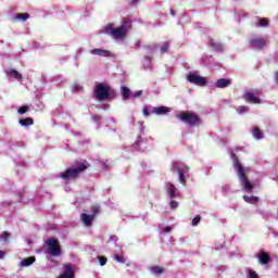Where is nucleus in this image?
Segmentation results:
<instances>
[{
    "label": "nucleus",
    "instance_id": "44",
    "mask_svg": "<svg viewBox=\"0 0 278 278\" xmlns=\"http://www.w3.org/2000/svg\"><path fill=\"white\" fill-rule=\"evenodd\" d=\"M5 257V252L0 250V260H3Z\"/></svg>",
    "mask_w": 278,
    "mask_h": 278
},
{
    "label": "nucleus",
    "instance_id": "41",
    "mask_svg": "<svg viewBox=\"0 0 278 278\" xmlns=\"http://www.w3.org/2000/svg\"><path fill=\"white\" fill-rule=\"evenodd\" d=\"M100 266H105V264H108V257L105 256H100Z\"/></svg>",
    "mask_w": 278,
    "mask_h": 278
},
{
    "label": "nucleus",
    "instance_id": "19",
    "mask_svg": "<svg viewBox=\"0 0 278 278\" xmlns=\"http://www.w3.org/2000/svg\"><path fill=\"white\" fill-rule=\"evenodd\" d=\"M135 148L139 151H144L147 149V142H144V139L140 137L137 142L135 143Z\"/></svg>",
    "mask_w": 278,
    "mask_h": 278
},
{
    "label": "nucleus",
    "instance_id": "18",
    "mask_svg": "<svg viewBox=\"0 0 278 278\" xmlns=\"http://www.w3.org/2000/svg\"><path fill=\"white\" fill-rule=\"evenodd\" d=\"M258 262L260 264H268L270 262V255L266 252H261L258 254Z\"/></svg>",
    "mask_w": 278,
    "mask_h": 278
},
{
    "label": "nucleus",
    "instance_id": "5",
    "mask_svg": "<svg viewBox=\"0 0 278 278\" xmlns=\"http://www.w3.org/2000/svg\"><path fill=\"white\" fill-rule=\"evenodd\" d=\"M110 86L105 84H98L94 87L93 94L98 101H106V99H110Z\"/></svg>",
    "mask_w": 278,
    "mask_h": 278
},
{
    "label": "nucleus",
    "instance_id": "33",
    "mask_svg": "<svg viewBox=\"0 0 278 278\" xmlns=\"http://www.w3.org/2000/svg\"><path fill=\"white\" fill-rule=\"evenodd\" d=\"M237 112L239 114H244L245 112H249V106L241 105L237 109Z\"/></svg>",
    "mask_w": 278,
    "mask_h": 278
},
{
    "label": "nucleus",
    "instance_id": "48",
    "mask_svg": "<svg viewBox=\"0 0 278 278\" xmlns=\"http://www.w3.org/2000/svg\"><path fill=\"white\" fill-rule=\"evenodd\" d=\"M139 0H130V3H138Z\"/></svg>",
    "mask_w": 278,
    "mask_h": 278
},
{
    "label": "nucleus",
    "instance_id": "22",
    "mask_svg": "<svg viewBox=\"0 0 278 278\" xmlns=\"http://www.w3.org/2000/svg\"><path fill=\"white\" fill-rule=\"evenodd\" d=\"M20 125H22V127H29V125H34V118L26 117L24 119H20Z\"/></svg>",
    "mask_w": 278,
    "mask_h": 278
},
{
    "label": "nucleus",
    "instance_id": "13",
    "mask_svg": "<svg viewBox=\"0 0 278 278\" xmlns=\"http://www.w3.org/2000/svg\"><path fill=\"white\" fill-rule=\"evenodd\" d=\"M166 190L168 193L169 199H175V197L179 195V192L177 191V188L175 187V185L168 182L166 185Z\"/></svg>",
    "mask_w": 278,
    "mask_h": 278
},
{
    "label": "nucleus",
    "instance_id": "7",
    "mask_svg": "<svg viewBox=\"0 0 278 278\" xmlns=\"http://www.w3.org/2000/svg\"><path fill=\"white\" fill-rule=\"evenodd\" d=\"M104 31L108 36H111L114 40H122L127 36L121 27L114 28V24L112 23L105 26Z\"/></svg>",
    "mask_w": 278,
    "mask_h": 278
},
{
    "label": "nucleus",
    "instance_id": "34",
    "mask_svg": "<svg viewBox=\"0 0 278 278\" xmlns=\"http://www.w3.org/2000/svg\"><path fill=\"white\" fill-rule=\"evenodd\" d=\"M1 240H2L3 242H10V235H9L8 231H4V232L2 233Z\"/></svg>",
    "mask_w": 278,
    "mask_h": 278
},
{
    "label": "nucleus",
    "instance_id": "12",
    "mask_svg": "<svg viewBox=\"0 0 278 278\" xmlns=\"http://www.w3.org/2000/svg\"><path fill=\"white\" fill-rule=\"evenodd\" d=\"M231 81V78H219L215 83V88H229Z\"/></svg>",
    "mask_w": 278,
    "mask_h": 278
},
{
    "label": "nucleus",
    "instance_id": "24",
    "mask_svg": "<svg viewBox=\"0 0 278 278\" xmlns=\"http://www.w3.org/2000/svg\"><path fill=\"white\" fill-rule=\"evenodd\" d=\"M252 134L256 140H262V138H264V132L260 128H254Z\"/></svg>",
    "mask_w": 278,
    "mask_h": 278
},
{
    "label": "nucleus",
    "instance_id": "43",
    "mask_svg": "<svg viewBox=\"0 0 278 278\" xmlns=\"http://www.w3.org/2000/svg\"><path fill=\"white\" fill-rule=\"evenodd\" d=\"M92 121L99 122V121H101V116H99V115H93V116H92Z\"/></svg>",
    "mask_w": 278,
    "mask_h": 278
},
{
    "label": "nucleus",
    "instance_id": "10",
    "mask_svg": "<svg viewBox=\"0 0 278 278\" xmlns=\"http://www.w3.org/2000/svg\"><path fill=\"white\" fill-rule=\"evenodd\" d=\"M266 45H267V40L264 37L250 39V47H252L253 49H264Z\"/></svg>",
    "mask_w": 278,
    "mask_h": 278
},
{
    "label": "nucleus",
    "instance_id": "30",
    "mask_svg": "<svg viewBox=\"0 0 278 278\" xmlns=\"http://www.w3.org/2000/svg\"><path fill=\"white\" fill-rule=\"evenodd\" d=\"M29 18V13H20L15 15L16 21H27Z\"/></svg>",
    "mask_w": 278,
    "mask_h": 278
},
{
    "label": "nucleus",
    "instance_id": "1",
    "mask_svg": "<svg viewBox=\"0 0 278 278\" xmlns=\"http://www.w3.org/2000/svg\"><path fill=\"white\" fill-rule=\"evenodd\" d=\"M230 157L231 160H233V167L237 170V175L239 177L241 186H243L247 192H253V185H251V181H249V178H247V173H249V168L242 166V164L238 160V156H236V153L231 152Z\"/></svg>",
    "mask_w": 278,
    "mask_h": 278
},
{
    "label": "nucleus",
    "instance_id": "23",
    "mask_svg": "<svg viewBox=\"0 0 278 278\" xmlns=\"http://www.w3.org/2000/svg\"><path fill=\"white\" fill-rule=\"evenodd\" d=\"M243 200L245 201V203H251L252 205L257 203V201H260V198L255 197V195H243Z\"/></svg>",
    "mask_w": 278,
    "mask_h": 278
},
{
    "label": "nucleus",
    "instance_id": "21",
    "mask_svg": "<svg viewBox=\"0 0 278 278\" xmlns=\"http://www.w3.org/2000/svg\"><path fill=\"white\" fill-rule=\"evenodd\" d=\"M154 114H167V112H170V110L167 106H159L153 109Z\"/></svg>",
    "mask_w": 278,
    "mask_h": 278
},
{
    "label": "nucleus",
    "instance_id": "16",
    "mask_svg": "<svg viewBox=\"0 0 278 278\" xmlns=\"http://www.w3.org/2000/svg\"><path fill=\"white\" fill-rule=\"evenodd\" d=\"M119 27L122 28L124 34L127 36V31H131V20L123 18Z\"/></svg>",
    "mask_w": 278,
    "mask_h": 278
},
{
    "label": "nucleus",
    "instance_id": "39",
    "mask_svg": "<svg viewBox=\"0 0 278 278\" xmlns=\"http://www.w3.org/2000/svg\"><path fill=\"white\" fill-rule=\"evenodd\" d=\"M172 210H177V207H179V203H177V201L172 200L169 203Z\"/></svg>",
    "mask_w": 278,
    "mask_h": 278
},
{
    "label": "nucleus",
    "instance_id": "46",
    "mask_svg": "<svg viewBox=\"0 0 278 278\" xmlns=\"http://www.w3.org/2000/svg\"><path fill=\"white\" fill-rule=\"evenodd\" d=\"M276 84H278V72L275 74Z\"/></svg>",
    "mask_w": 278,
    "mask_h": 278
},
{
    "label": "nucleus",
    "instance_id": "2",
    "mask_svg": "<svg viewBox=\"0 0 278 278\" xmlns=\"http://www.w3.org/2000/svg\"><path fill=\"white\" fill-rule=\"evenodd\" d=\"M75 164V167L67 168L65 172L60 174L61 179H64V181L77 179V177H79V175L90 166L86 161H76Z\"/></svg>",
    "mask_w": 278,
    "mask_h": 278
},
{
    "label": "nucleus",
    "instance_id": "25",
    "mask_svg": "<svg viewBox=\"0 0 278 278\" xmlns=\"http://www.w3.org/2000/svg\"><path fill=\"white\" fill-rule=\"evenodd\" d=\"M150 273H152L153 275H163L164 267L152 266V267H150Z\"/></svg>",
    "mask_w": 278,
    "mask_h": 278
},
{
    "label": "nucleus",
    "instance_id": "37",
    "mask_svg": "<svg viewBox=\"0 0 278 278\" xmlns=\"http://www.w3.org/2000/svg\"><path fill=\"white\" fill-rule=\"evenodd\" d=\"M199 223H201V216H195L193 219H192V226L193 227H197V225H199Z\"/></svg>",
    "mask_w": 278,
    "mask_h": 278
},
{
    "label": "nucleus",
    "instance_id": "9",
    "mask_svg": "<svg viewBox=\"0 0 278 278\" xmlns=\"http://www.w3.org/2000/svg\"><path fill=\"white\" fill-rule=\"evenodd\" d=\"M187 79H188V81H190V84H195V86H206L207 85V78L192 74V73L187 75Z\"/></svg>",
    "mask_w": 278,
    "mask_h": 278
},
{
    "label": "nucleus",
    "instance_id": "35",
    "mask_svg": "<svg viewBox=\"0 0 278 278\" xmlns=\"http://www.w3.org/2000/svg\"><path fill=\"white\" fill-rule=\"evenodd\" d=\"M28 110H29V106L24 105L18 109L17 114H25L26 112H28Z\"/></svg>",
    "mask_w": 278,
    "mask_h": 278
},
{
    "label": "nucleus",
    "instance_id": "14",
    "mask_svg": "<svg viewBox=\"0 0 278 278\" xmlns=\"http://www.w3.org/2000/svg\"><path fill=\"white\" fill-rule=\"evenodd\" d=\"M80 220L84 223L85 227H90L92 225V220H94V215L84 213L80 215Z\"/></svg>",
    "mask_w": 278,
    "mask_h": 278
},
{
    "label": "nucleus",
    "instance_id": "11",
    "mask_svg": "<svg viewBox=\"0 0 278 278\" xmlns=\"http://www.w3.org/2000/svg\"><path fill=\"white\" fill-rule=\"evenodd\" d=\"M90 53L92 55H99L100 58H110V55H112V52H110L109 50H103L99 48L92 49Z\"/></svg>",
    "mask_w": 278,
    "mask_h": 278
},
{
    "label": "nucleus",
    "instance_id": "8",
    "mask_svg": "<svg viewBox=\"0 0 278 278\" xmlns=\"http://www.w3.org/2000/svg\"><path fill=\"white\" fill-rule=\"evenodd\" d=\"M257 94H262L261 90H250L245 91L243 94L244 101H248V103H254L256 105H260L262 103V99L257 98Z\"/></svg>",
    "mask_w": 278,
    "mask_h": 278
},
{
    "label": "nucleus",
    "instance_id": "15",
    "mask_svg": "<svg viewBox=\"0 0 278 278\" xmlns=\"http://www.w3.org/2000/svg\"><path fill=\"white\" fill-rule=\"evenodd\" d=\"M121 94L123 101H127L131 99V89H129V87L126 86H121Z\"/></svg>",
    "mask_w": 278,
    "mask_h": 278
},
{
    "label": "nucleus",
    "instance_id": "45",
    "mask_svg": "<svg viewBox=\"0 0 278 278\" xmlns=\"http://www.w3.org/2000/svg\"><path fill=\"white\" fill-rule=\"evenodd\" d=\"M143 114H144V116H149V110L143 109Z\"/></svg>",
    "mask_w": 278,
    "mask_h": 278
},
{
    "label": "nucleus",
    "instance_id": "38",
    "mask_svg": "<svg viewBox=\"0 0 278 278\" xmlns=\"http://www.w3.org/2000/svg\"><path fill=\"white\" fill-rule=\"evenodd\" d=\"M142 93H143V91L139 90V91H136L135 93H132L131 97H132V99H138V98L142 97Z\"/></svg>",
    "mask_w": 278,
    "mask_h": 278
},
{
    "label": "nucleus",
    "instance_id": "20",
    "mask_svg": "<svg viewBox=\"0 0 278 278\" xmlns=\"http://www.w3.org/2000/svg\"><path fill=\"white\" fill-rule=\"evenodd\" d=\"M34 262H36V257L35 256L23 258L22 262H21V266L22 267L31 266V264H34Z\"/></svg>",
    "mask_w": 278,
    "mask_h": 278
},
{
    "label": "nucleus",
    "instance_id": "4",
    "mask_svg": "<svg viewBox=\"0 0 278 278\" xmlns=\"http://www.w3.org/2000/svg\"><path fill=\"white\" fill-rule=\"evenodd\" d=\"M177 118H179V121H182V123H187V125H190V127H194L201 124V117H199V115H197L195 113L181 112L177 115Z\"/></svg>",
    "mask_w": 278,
    "mask_h": 278
},
{
    "label": "nucleus",
    "instance_id": "40",
    "mask_svg": "<svg viewBox=\"0 0 278 278\" xmlns=\"http://www.w3.org/2000/svg\"><path fill=\"white\" fill-rule=\"evenodd\" d=\"M173 231V228L170 226L163 227L161 232L163 233H170Z\"/></svg>",
    "mask_w": 278,
    "mask_h": 278
},
{
    "label": "nucleus",
    "instance_id": "28",
    "mask_svg": "<svg viewBox=\"0 0 278 278\" xmlns=\"http://www.w3.org/2000/svg\"><path fill=\"white\" fill-rule=\"evenodd\" d=\"M155 49H157L156 45L153 46H146L144 47V51L148 55H153V52L155 51Z\"/></svg>",
    "mask_w": 278,
    "mask_h": 278
},
{
    "label": "nucleus",
    "instance_id": "31",
    "mask_svg": "<svg viewBox=\"0 0 278 278\" xmlns=\"http://www.w3.org/2000/svg\"><path fill=\"white\" fill-rule=\"evenodd\" d=\"M153 60V55H146L144 62H146V68H151V61Z\"/></svg>",
    "mask_w": 278,
    "mask_h": 278
},
{
    "label": "nucleus",
    "instance_id": "32",
    "mask_svg": "<svg viewBox=\"0 0 278 278\" xmlns=\"http://www.w3.org/2000/svg\"><path fill=\"white\" fill-rule=\"evenodd\" d=\"M115 262H118L119 264H125V256L121 254H114Z\"/></svg>",
    "mask_w": 278,
    "mask_h": 278
},
{
    "label": "nucleus",
    "instance_id": "42",
    "mask_svg": "<svg viewBox=\"0 0 278 278\" xmlns=\"http://www.w3.org/2000/svg\"><path fill=\"white\" fill-rule=\"evenodd\" d=\"M91 212L93 213L92 216H97V214H99V212H100L99 206H92Z\"/></svg>",
    "mask_w": 278,
    "mask_h": 278
},
{
    "label": "nucleus",
    "instance_id": "36",
    "mask_svg": "<svg viewBox=\"0 0 278 278\" xmlns=\"http://www.w3.org/2000/svg\"><path fill=\"white\" fill-rule=\"evenodd\" d=\"M249 275H248V278H260V276L257 275V273H255L254 270L252 269H249Z\"/></svg>",
    "mask_w": 278,
    "mask_h": 278
},
{
    "label": "nucleus",
    "instance_id": "3",
    "mask_svg": "<svg viewBox=\"0 0 278 278\" xmlns=\"http://www.w3.org/2000/svg\"><path fill=\"white\" fill-rule=\"evenodd\" d=\"M172 170L177 173L179 181L186 186V177H188L189 167L181 162L172 163Z\"/></svg>",
    "mask_w": 278,
    "mask_h": 278
},
{
    "label": "nucleus",
    "instance_id": "6",
    "mask_svg": "<svg viewBox=\"0 0 278 278\" xmlns=\"http://www.w3.org/2000/svg\"><path fill=\"white\" fill-rule=\"evenodd\" d=\"M47 253L52 257H60L62 255V249H60V242L55 238H50L46 241Z\"/></svg>",
    "mask_w": 278,
    "mask_h": 278
},
{
    "label": "nucleus",
    "instance_id": "47",
    "mask_svg": "<svg viewBox=\"0 0 278 278\" xmlns=\"http://www.w3.org/2000/svg\"><path fill=\"white\" fill-rule=\"evenodd\" d=\"M170 15L175 16V11L173 9H170Z\"/></svg>",
    "mask_w": 278,
    "mask_h": 278
},
{
    "label": "nucleus",
    "instance_id": "17",
    "mask_svg": "<svg viewBox=\"0 0 278 278\" xmlns=\"http://www.w3.org/2000/svg\"><path fill=\"white\" fill-rule=\"evenodd\" d=\"M7 77L10 79V81H12L13 79H23V76L21 75V73H18V71H7Z\"/></svg>",
    "mask_w": 278,
    "mask_h": 278
},
{
    "label": "nucleus",
    "instance_id": "29",
    "mask_svg": "<svg viewBox=\"0 0 278 278\" xmlns=\"http://www.w3.org/2000/svg\"><path fill=\"white\" fill-rule=\"evenodd\" d=\"M170 49V43L168 41L163 42V45L161 46V53H168Z\"/></svg>",
    "mask_w": 278,
    "mask_h": 278
},
{
    "label": "nucleus",
    "instance_id": "27",
    "mask_svg": "<svg viewBox=\"0 0 278 278\" xmlns=\"http://www.w3.org/2000/svg\"><path fill=\"white\" fill-rule=\"evenodd\" d=\"M210 47H212L214 51H223V43L220 42L211 41Z\"/></svg>",
    "mask_w": 278,
    "mask_h": 278
},
{
    "label": "nucleus",
    "instance_id": "26",
    "mask_svg": "<svg viewBox=\"0 0 278 278\" xmlns=\"http://www.w3.org/2000/svg\"><path fill=\"white\" fill-rule=\"evenodd\" d=\"M258 27H268L270 25V21L266 17H258Z\"/></svg>",
    "mask_w": 278,
    "mask_h": 278
}]
</instances>
